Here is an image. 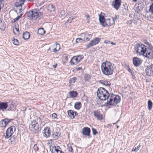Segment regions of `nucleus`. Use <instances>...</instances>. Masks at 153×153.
<instances>
[{
  "label": "nucleus",
  "instance_id": "f257e3e1",
  "mask_svg": "<svg viewBox=\"0 0 153 153\" xmlns=\"http://www.w3.org/2000/svg\"><path fill=\"white\" fill-rule=\"evenodd\" d=\"M97 94L100 100H105L107 99V104L110 105H116L120 101V96L112 94L109 95L108 91L103 88L100 87L98 88Z\"/></svg>",
  "mask_w": 153,
  "mask_h": 153
},
{
  "label": "nucleus",
  "instance_id": "f03ea898",
  "mask_svg": "<svg viewBox=\"0 0 153 153\" xmlns=\"http://www.w3.org/2000/svg\"><path fill=\"white\" fill-rule=\"evenodd\" d=\"M135 50L136 53L140 55H142L149 59L152 57L153 47L151 44H149L148 47L142 43L137 44L136 45Z\"/></svg>",
  "mask_w": 153,
  "mask_h": 153
},
{
  "label": "nucleus",
  "instance_id": "7ed1b4c3",
  "mask_svg": "<svg viewBox=\"0 0 153 153\" xmlns=\"http://www.w3.org/2000/svg\"><path fill=\"white\" fill-rule=\"evenodd\" d=\"M114 68V64L108 61L103 62L101 66V71L103 74L106 76L112 75Z\"/></svg>",
  "mask_w": 153,
  "mask_h": 153
},
{
  "label": "nucleus",
  "instance_id": "20e7f679",
  "mask_svg": "<svg viewBox=\"0 0 153 153\" xmlns=\"http://www.w3.org/2000/svg\"><path fill=\"white\" fill-rule=\"evenodd\" d=\"M43 15L42 13L37 9H34L27 13V16L29 18L36 19Z\"/></svg>",
  "mask_w": 153,
  "mask_h": 153
},
{
  "label": "nucleus",
  "instance_id": "39448f33",
  "mask_svg": "<svg viewBox=\"0 0 153 153\" xmlns=\"http://www.w3.org/2000/svg\"><path fill=\"white\" fill-rule=\"evenodd\" d=\"M83 58L82 55L74 56L71 59L70 63L72 65H76L79 63Z\"/></svg>",
  "mask_w": 153,
  "mask_h": 153
},
{
  "label": "nucleus",
  "instance_id": "423d86ee",
  "mask_svg": "<svg viewBox=\"0 0 153 153\" xmlns=\"http://www.w3.org/2000/svg\"><path fill=\"white\" fill-rule=\"evenodd\" d=\"M15 129L16 128L14 126H11L9 127L6 132V135H4L5 137L7 139L10 138L15 131Z\"/></svg>",
  "mask_w": 153,
  "mask_h": 153
},
{
  "label": "nucleus",
  "instance_id": "0eeeda50",
  "mask_svg": "<svg viewBox=\"0 0 153 153\" xmlns=\"http://www.w3.org/2000/svg\"><path fill=\"white\" fill-rule=\"evenodd\" d=\"M39 128V125L36 121H33L29 125V129L33 132L35 133L36 131L38 130Z\"/></svg>",
  "mask_w": 153,
  "mask_h": 153
},
{
  "label": "nucleus",
  "instance_id": "6e6552de",
  "mask_svg": "<svg viewBox=\"0 0 153 153\" xmlns=\"http://www.w3.org/2000/svg\"><path fill=\"white\" fill-rule=\"evenodd\" d=\"M145 72L148 76H153V65L151 64L147 66L145 69Z\"/></svg>",
  "mask_w": 153,
  "mask_h": 153
},
{
  "label": "nucleus",
  "instance_id": "1a4fd4ad",
  "mask_svg": "<svg viewBox=\"0 0 153 153\" xmlns=\"http://www.w3.org/2000/svg\"><path fill=\"white\" fill-rule=\"evenodd\" d=\"M100 38H95L93 40H91L90 43L88 44L87 46V48H88L94 45L97 44L100 42Z\"/></svg>",
  "mask_w": 153,
  "mask_h": 153
},
{
  "label": "nucleus",
  "instance_id": "9d476101",
  "mask_svg": "<svg viewBox=\"0 0 153 153\" xmlns=\"http://www.w3.org/2000/svg\"><path fill=\"white\" fill-rule=\"evenodd\" d=\"M43 136L46 137H49L51 135V131L50 128L48 127H46L43 130Z\"/></svg>",
  "mask_w": 153,
  "mask_h": 153
},
{
  "label": "nucleus",
  "instance_id": "9b49d317",
  "mask_svg": "<svg viewBox=\"0 0 153 153\" xmlns=\"http://www.w3.org/2000/svg\"><path fill=\"white\" fill-rule=\"evenodd\" d=\"M121 0H115L114 1H113L112 5L116 9L118 10L121 5Z\"/></svg>",
  "mask_w": 153,
  "mask_h": 153
},
{
  "label": "nucleus",
  "instance_id": "f8f14e48",
  "mask_svg": "<svg viewBox=\"0 0 153 153\" xmlns=\"http://www.w3.org/2000/svg\"><path fill=\"white\" fill-rule=\"evenodd\" d=\"M90 129L88 127H85L82 129V133L84 135L89 136L90 135Z\"/></svg>",
  "mask_w": 153,
  "mask_h": 153
},
{
  "label": "nucleus",
  "instance_id": "ddd939ff",
  "mask_svg": "<svg viewBox=\"0 0 153 153\" xmlns=\"http://www.w3.org/2000/svg\"><path fill=\"white\" fill-rule=\"evenodd\" d=\"M81 36L82 37H83V40L85 41H89L91 37V34L88 33H82Z\"/></svg>",
  "mask_w": 153,
  "mask_h": 153
},
{
  "label": "nucleus",
  "instance_id": "4468645a",
  "mask_svg": "<svg viewBox=\"0 0 153 153\" xmlns=\"http://www.w3.org/2000/svg\"><path fill=\"white\" fill-rule=\"evenodd\" d=\"M7 107H8L7 102H0V111H4Z\"/></svg>",
  "mask_w": 153,
  "mask_h": 153
},
{
  "label": "nucleus",
  "instance_id": "2eb2a0df",
  "mask_svg": "<svg viewBox=\"0 0 153 153\" xmlns=\"http://www.w3.org/2000/svg\"><path fill=\"white\" fill-rule=\"evenodd\" d=\"M11 120L5 119L2 120L0 122V125L1 127H5L6 125L11 121Z\"/></svg>",
  "mask_w": 153,
  "mask_h": 153
},
{
  "label": "nucleus",
  "instance_id": "dca6fc26",
  "mask_svg": "<svg viewBox=\"0 0 153 153\" xmlns=\"http://www.w3.org/2000/svg\"><path fill=\"white\" fill-rule=\"evenodd\" d=\"M104 25V27H105L107 26H111L113 25L114 23L113 19H108L106 20V22Z\"/></svg>",
  "mask_w": 153,
  "mask_h": 153
},
{
  "label": "nucleus",
  "instance_id": "f3484780",
  "mask_svg": "<svg viewBox=\"0 0 153 153\" xmlns=\"http://www.w3.org/2000/svg\"><path fill=\"white\" fill-rule=\"evenodd\" d=\"M142 62V60L141 58L137 57H134V66L138 67L140 65Z\"/></svg>",
  "mask_w": 153,
  "mask_h": 153
},
{
  "label": "nucleus",
  "instance_id": "a211bd4d",
  "mask_svg": "<svg viewBox=\"0 0 153 153\" xmlns=\"http://www.w3.org/2000/svg\"><path fill=\"white\" fill-rule=\"evenodd\" d=\"M94 116L98 120H101L102 116L100 114V112L98 110H94Z\"/></svg>",
  "mask_w": 153,
  "mask_h": 153
},
{
  "label": "nucleus",
  "instance_id": "6ab92c4d",
  "mask_svg": "<svg viewBox=\"0 0 153 153\" xmlns=\"http://www.w3.org/2000/svg\"><path fill=\"white\" fill-rule=\"evenodd\" d=\"M142 5V4L141 3H139L137 4H136L135 5H134V7L136 8L135 11L138 12L142 10L143 8Z\"/></svg>",
  "mask_w": 153,
  "mask_h": 153
},
{
  "label": "nucleus",
  "instance_id": "aec40b11",
  "mask_svg": "<svg viewBox=\"0 0 153 153\" xmlns=\"http://www.w3.org/2000/svg\"><path fill=\"white\" fill-rule=\"evenodd\" d=\"M99 20L101 25L103 27H104V25L105 24V23L106 22V20H105L104 16L102 15H100Z\"/></svg>",
  "mask_w": 153,
  "mask_h": 153
},
{
  "label": "nucleus",
  "instance_id": "412c9836",
  "mask_svg": "<svg viewBox=\"0 0 153 153\" xmlns=\"http://www.w3.org/2000/svg\"><path fill=\"white\" fill-rule=\"evenodd\" d=\"M22 36L24 39L25 40L27 39L30 38V33L26 31L23 33Z\"/></svg>",
  "mask_w": 153,
  "mask_h": 153
},
{
  "label": "nucleus",
  "instance_id": "4be33fe9",
  "mask_svg": "<svg viewBox=\"0 0 153 153\" xmlns=\"http://www.w3.org/2000/svg\"><path fill=\"white\" fill-rule=\"evenodd\" d=\"M99 82L101 84L104 85L105 86H109L110 85V82L107 80H101Z\"/></svg>",
  "mask_w": 153,
  "mask_h": 153
},
{
  "label": "nucleus",
  "instance_id": "5701e85b",
  "mask_svg": "<svg viewBox=\"0 0 153 153\" xmlns=\"http://www.w3.org/2000/svg\"><path fill=\"white\" fill-rule=\"evenodd\" d=\"M60 135V134L57 131L54 132L52 134L53 137L55 140L57 139Z\"/></svg>",
  "mask_w": 153,
  "mask_h": 153
},
{
  "label": "nucleus",
  "instance_id": "b1692460",
  "mask_svg": "<svg viewBox=\"0 0 153 153\" xmlns=\"http://www.w3.org/2000/svg\"><path fill=\"white\" fill-rule=\"evenodd\" d=\"M25 0H19L15 4V6L16 7L22 6L24 4Z\"/></svg>",
  "mask_w": 153,
  "mask_h": 153
},
{
  "label": "nucleus",
  "instance_id": "393cba45",
  "mask_svg": "<svg viewBox=\"0 0 153 153\" xmlns=\"http://www.w3.org/2000/svg\"><path fill=\"white\" fill-rule=\"evenodd\" d=\"M53 148L54 149V150L57 152V153H62V151L60 150L61 148L59 146H53Z\"/></svg>",
  "mask_w": 153,
  "mask_h": 153
},
{
  "label": "nucleus",
  "instance_id": "a878e982",
  "mask_svg": "<svg viewBox=\"0 0 153 153\" xmlns=\"http://www.w3.org/2000/svg\"><path fill=\"white\" fill-rule=\"evenodd\" d=\"M68 114L69 116L70 117L71 119H74V112L71 110H69L68 111Z\"/></svg>",
  "mask_w": 153,
  "mask_h": 153
},
{
  "label": "nucleus",
  "instance_id": "bb28decb",
  "mask_svg": "<svg viewBox=\"0 0 153 153\" xmlns=\"http://www.w3.org/2000/svg\"><path fill=\"white\" fill-rule=\"evenodd\" d=\"M81 106V103L80 102H77L75 103L74 107L76 109L79 110Z\"/></svg>",
  "mask_w": 153,
  "mask_h": 153
},
{
  "label": "nucleus",
  "instance_id": "cd10ccee",
  "mask_svg": "<svg viewBox=\"0 0 153 153\" xmlns=\"http://www.w3.org/2000/svg\"><path fill=\"white\" fill-rule=\"evenodd\" d=\"M45 31L43 28H40L38 30V33L40 35H43Z\"/></svg>",
  "mask_w": 153,
  "mask_h": 153
},
{
  "label": "nucleus",
  "instance_id": "c85d7f7f",
  "mask_svg": "<svg viewBox=\"0 0 153 153\" xmlns=\"http://www.w3.org/2000/svg\"><path fill=\"white\" fill-rule=\"evenodd\" d=\"M39 142H40L38 141L37 142L36 144L34 145L33 149L35 150V152L36 151H37L39 150V144H38Z\"/></svg>",
  "mask_w": 153,
  "mask_h": 153
},
{
  "label": "nucleus",
  "instance_id": "c756f323",
  "mask_svg": "<svg viewBox=\"0 0 153 153\" xmlns=\"http://www.w3.org/2000/svg\"><path fill=\"white\" fill-rule=\"evenodd\" d=\"M70 94L71 97H75L77 95V92L74 91H71L70 92Z\"/></svg>",
  "mask_w": 153,
  "mask_h": 153
},
{
  "label": "nucleus",
  "instance_id": "7c9ffc66",
  "mask_svg": "<svg viewBox=\"0 0 153 153\" xmlns=\"http://www.w3.org/2000/svg\"><path fill=\"white\" fill-rule=\"evenodd\" d=\"M84 16L86 19L87 21V22L88 23H89L90 22V17L87 13H85L84 15Z\"/></svg>",
  "mask_w": 153,
  "mask_h": 153
},
{
  "label": "nucleus",
  "instance_id": "2f4dec72",
  "mask_svg": "<svg viewBox=\"0 0 153 153\" xmlns=\"http://www.w3.org/2000/svg\"><path fill=\"white\" fill-rule=\"evenodd\" d=\"M152 102L149 100L148 101V108L149 110H150L152 109Z\"/></svg>",
  "mask_w": 153,
  "mask_h": 153
},
{
  "label": "nucleus",
  "instance_id": "473e14b6",
  "mask_svg": "<svg viewBox=\"0 0 153 153\" xmlns=\"http://www.w3.org/2000/svg\"><path fill=\"white\" fill-rule=\"evenodd\" d=\"M8 110L13 111L14 110V105L13 104H10V105H8Z\"/></svg>",
  "mask_w": 153,
  "mask_h": 153
},
{
  "label": "nucleus",
  "instance_id": "72a5a7b5",
  "mask_svg": "<svg viewBox=\"0 0 153 153\" xmlns=\"http://www.w3.org/2000/svg\"><path fill=\"white\" fill-rule=\"evenodd\" d=\"M22 15V14H21L19 16H18L16 18L13 19L11 21V22L13 23L15 22L16 21H17L21 17Z\"/></svg>",
  "mask_w": 153,
  "mask_h": 153
},
{
  "label": "nucleus",
  "instance_id": "f704fd0d",
  "mask_svg": "<svg viewBox=\"0 0 153 153\" xmlns=\"http://www.w3.org/2000/svg\"><path fill=\"white\" fill-rule=\"evenodd\" d=\"M56 46H58V48H55L53 50V52L55 53H56L60 49V45L59 44H56Z\"/></svg>",
  "mask_w": 153,
  "mask_h": 153
},
{
  "label": "nucleus",
  "instance_id": "c9c22d12",
  "mask_svg": "<svg viewBox=\"0 0 153 153\" xmlns=\"http://www.w3.org/2000/svg\"><path fill=\"white\" fill-rule=\"evenodd\" d=\"M0 28L1 30H4L5 28L4 24L2 22H0Z\"/></svg>",
  "mask_w": 153,
  "mask_h": 153
},
{
  "label": "nucleus",
  "instance_id": "e433bc0d",
  "mask_svg": "<svg viewBox=\"0 0 153 153\" xmlns=\"http://www.w3.org/2000/svg\"><path fill=\"white\" fill-rule=\"evenodd\" d=\"M48 8L51 11H54L55 9L54 7L51 4L48 6Z\"/></svg>",
  "mask_w": 153,
  "mask_h": 153
},
{
  "label": "nucleus",
  "instance_id": "4c0bfd02",
  "mask_svg": "<svg viewBox=\"0 0 153 153\" xmlns=\"http://www.w3.org/2000/svg\"><path fill=\"white\" fill-rule=\"evenodd\" d=\"M13 43L15 45H19V41L18 40L16 39H13L12 40Z\"/></svg>",
  "mask_w": 153,
  "mask_h": 153
},
{
  "label": "nucleus",
  "instance_id": "58836bf2",
  "mask_svg": "<svg viewBox=\"0 0 153 153\" xmlns=\"http://www.w3.org/2000/svg\"><path fill=\"white\" fill-rule=\"evenodd\" d=\"M84 78L85 80H88L90 78V76L89 74H86L85 75Z\"/></svg>",
  "mask_w": 153,
  "mask_h": 153
},
{
  "label": "nucleus",
  "instance_id": "ea45409f",
  "mask_svg": "<svg viewBox=\"0 0 153 153\" xmlns=\"http://www.w3.org/2000/svg\"><path fill=\"white\" fill-rule=\"evenodd\" d=\"M76 79L75 77H73L69 80V82L70 83H74Z\"/></svg>",
  "mask_w": 153,
  "mask_h": 153
},
{
  "label": "nucleus",
  "instance_id": "a19ab883",
  "mask_svg": "<svg viewBox=\"0 0 153 153\" xmlns=\"http://www.w3.org/2000/svg\"><path fill=\"white\" fill-rule=\"evenodd\" d=\"M149 11L153 14V3L150 6Z\"/></svg>",
  "mask_w": 153,
  "mask_h": 153
},
{
  "label": "nucleus",
  "instance_id": "79ce46f5",
  "mask_svg": "<svg viewBox=\"0 0 153 153\" xmlns=\"http://www.w3.org/2000/svg\"><path fill=\"white\" fill-rule=\"evenodd\" d=\"M83 39L81 38H77L76 39V42L77 43L81 42L82 41Z\"/></svg>",
  "mask_w": 153,
  "mask_h": 153
},
{
  "label": "nucleus",
  "instance_id": "37998d69",
  "mask_svg": "<svg viewBox=\"0 0 153 153\" xmlns=\"http://www.w3.org/2000/svg\"><path fill=\"white\" fill-rule=\"evenodd\" d=\"M92 131L93 132V134L94 135H96L97 133V130L94 129V128H92Z\"/></svg>",
  "mask_w": 153,
  "mask_h": 153
},
{
  "label": "nucleus",
  "instance_id": "c03bdc74",
  "mask_svg": "<svg viewBox=\"0 0 153 153\" xmlns=\"http://www.w3.org/2000/svg\"><path fill=\"white\" fill-rule=\"evenodd\" d=\"M74 19V18H72L71 17H69L67 20V22L69 23H71V22L72 20H73Z\"/></svg>",
  "mask_w": 153,
  "mask_h": 153
},
{
  "label": "nucleus",
  "instance_id": "a18cd8bd",
  "mask_svg": "<svg viewBox=\"0 0 153 153\" xmlns=\"http://www.w3.org/2000/svg\"><path fill=\"white\" fill-rule=\"evenodd\" d=\"M141 147V146L139 145L137 147H136L134 149V152H137L138 150Z\"/></svg>",
  "mask_w": 153,
  "mask_h": 153
},
{
  "label": "nucleus",
  "instance_id": "49530a36",
  "mask_svg": "<svg viewBox=\"0 0 153 153\" xmlns=\"http://www.w3.org/2000/svg\"><path fill=\"white\" fill-rule=\"evenodd\" d=\"M57 114L55 113H53L52 114V117L53 118L55 119L57 117Z\"/></svg>",
  "mask_w": 153,
  "mask_h": 153
},
{
  "label": "nucleus",
  "instance_id": "de8ad7c7",
  "mask_svg": "<svg viewBox=\"0 0 153 153\" xmlns=\"http://www.w3.org/2000/svg\"><path fill=\"white\" fill-rule=\"evenodd\" d=\"M68 150L70 152H73V149L71 146H68Z\"/></svg>",
  "mask_w": 153,
  "mask_h": 153
},
{
  "label": "nucleus",
  "instance_id": "09e8293b",
  "mask_svg": "<svg viewBox=\"0 0 153 153\" xmlns=\"http://www.w3.org/2000/svg\"><path fill=\"white\" fill-rule=\"evenodd\" d=\"M119 18V16L117 15V16H116L114 18L112 17L111 19H112L114 21H114L115 20H116L118 19Z\"/></svg>",
  "mask_w": 153,
  "mask_h": 153
},
{
  "label": "nucleus",
  "instance_id": "8fccbe9b",
  "mask_svg": "<svg viewBox=\"0 0 153 153\" xmlns=\"http://www.w3.org/2000/svg\"><path fill=\"white\" fill-rule=\"evenodd\" d=\"M127 68H128V71L130 72V73H131V74H132V73L131 72V69L129 68V67L128 66L127 67Z\"/></svg>",
  "mask_w": 153,
  "mask_h": 153
},
{
  "label": "nucleus",
  "instance_id": "3c124183",
  "mask_svg": "<svg viewBox=\"0 0 153 153\" xmlns=\"http://www.w3.org/2000/svg\"><path fill=\"white\" fill-rule=\"evenodd\" d=\"M110 42V41H109L108 40H105L104 41V43H105V44L109 43Z\"/></svg>",
  "mask_w": 153,
  "mask_h": 153
},
{
  "label": "nucleus",
  "instance_id": "603ef678",
  "mask_svg": "<svg viewBox=\"0 0 153 153\" xmlns=\"http://www.w3.org/2000/svg\"><path fill=\"white\" fill-rule=\"evenodd\" d=\"M60 13H61L62 15H64L65 13V11L64 10H62L61 12Z\"/></svg>",
  "mask_w": 153,
  "mask_h": 153
},
{
  "label": "nucleus",
  "instance_id": "864d4df0",
  "mask_svg": "<svg viewBox=\"0 0 153 153\" xmlns=\"http://www.w3.org/2000/svg\"><path fill=\"white\" fill-rule=\"evenodd\" d=\"M15 29L16 30V31H18V33L19 32V27H15Z\"/></svg>",
  "mask_w": 153,
  "mask_h": 153
},
{
  "label": "nucleus",
  "instance_id": "5fc2aeb1",
  "mask_svg": "<svg viewBox=\"0 0 153 153\" xmlns=\"http://www.w3.org/2000/svg\"><path fill=\"white\" fill-rule=\"evenodd\" d=\"M15 27H19V25L18 23H16L15 24Z\"/></svg>",
  "mask_w": 153,
  "mask_h": 153
},
{
  "label": "nucleus",
  "instance_id": "6e6d98bb",
  "mask_svg": "<svg viewBox=\"0 0 153 153\" xmlns=\"http://www.w3.org/2000/svg\"><path fill=\"white\" fill-rule=\"evenodd\" d=\"M77 115V113L76 112H74V118Z\"/></svg>",
  "mask_w": 153,
  "mask_h": 153
},
{
  "label": "nucleus",
  "instance_id": "4d7b16f0",
  "mask_svg": "<svg viewBox=\"0 0 153 153\" xmlns=\"http://www.w3.org/2000/svg\"><path fill=\"white\" fill-rule=\"evenodd\" d=\"M23 10L21 9L20 8L19 9V12L21 13L22 11Z\"/></svg>",
  "mask_w": 153,
  "mask_h": 153
},
{
  "label": "nucleus",
  "instance_id": "13d9d810",
  "mask_svg": "<svg viewBox=\"0 0 153 153\" xmlns=\"http://www.w3.org/2000/svg\"><path fill=\"white\" fill-rule=\"evenodd\" d=\"M111 44L113 45H115L116 44V43L115 42L113 43V42H111Z\"/></svg>",
  "mask_w": 153,
  "mask_h": 153
},
{
  "label": "nucleus",
  "instance_id": "bf43d9fd",
  "mask_svg": "<svg viewBox=\"0 0 153 153\" xmlns=\"http://www.w3.org/2000/svg\"><path fill=\"white\" fill-rule=\"evenodd\" d=\"M57 66V64H56L55 65H53V67L54 68H56V66Z\"/></svg>",
  "mask_w": 153,
  "mask_h": 153
},
{
  "label": "nucleus",
  "instance_id": "052dcab7",
  "mask_svg": "<svg viewBox=\"0 0 153 153\" xmlns=\"http://www.w3.org/2000/svg\"><path fill=\"white\" fill-rule=\"evenodd\" d=\"M145 43L146 44H147V45H148L149 46V44H149L148 42H145Z\"/></svg>",
  "mask_w": 153,
  "mask_h": 153
},
{
  "label": "nucleus",
  "instance_id": "680f3d73",
  "mask_svg": "<svg viewBox=\"0 0 153 153\" xmlns=\"http://www.w3.org/2000/svg\"><path fill=\"white\" fill-rule=\"evenodd\" d=\"M132 62L133 64H134V57L132 58Z\"/></svg>",
  "mask_w": 153,
  "mask_h": 153
},
{
  "label": "nucleus",
  "instance_id": "e2e57ef3",
  "mask_svg": "<svg viewBox=\"0 0 153 153\" xmlns=\"http://www.w3.org/2000/svg\"><path fill=\"white\" fill-rule=\"evenodd\" d=\"M34 0H27L28 1H34Z\"/></svg>",
  "mask_w": 153,
  "mask_h": 153
},
{
  "label": "nucleus",
  "instance_id": "0e129e2a",
  "mask_svg": "<svg viewBox=\"0 0 153 153\" xmlns=\"http://www.w3.org/2000/svg\"><path fill=\"white\" fill-rule=\"evenodd\" d=\"M81 69H82L81 68H79V70H80Z\"/></svg>",
  "mask_w": 153,
  "mask_h": 153
},
{
  "label": "nucleus",
  "instance_id": "69168bd1",
  "mask_svg": "<svg viewBox=\"0 0 153 153\" xmlns=\"http://www.w3.org/2000/svg\"><path fill=\"white\" fill-rule=\"evenodd\" d=\"M50 49H51V48H50L48 49V50H50Z\"/></svg>",
  "mask_w": 153,
  "mask_h": 153
},
{
  "label": "nucleus",
  "instance_id": "338daca9",
  "mask_svg": "<svg viewBox=\"0 0 153 153\" xmlns=\"http://www.w3.org/2000/svg\"><path fill=\"white\" fill-rule=\"evenodd\" d=\"M119 126H117V128H119Z\"/></svg>",
  "mask_w": 153,
  "mask_h": 153
},
{
  "label": "nucleus",
  "instance_id": "774afa93",
  "mask_svg": "<svg viewBox=\"0 0 153 153\" xmlns=\"http://www.w3.org/2000/svg\"><path fill=\"white\" fill-rule=\"evenodd\" d=\"M58 48V46H56V48Z\"/></svg>",
  "mask_w": 153,
  "mask_h": 153
}]
</instances>
